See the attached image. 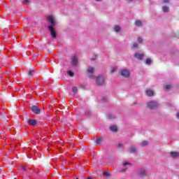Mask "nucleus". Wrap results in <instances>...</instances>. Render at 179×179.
I'll return each mask as SVG.
<instances>
[{"mask_svg":"<svg viewBox=\"0 0 179 179\" xmlns=\"http://www.w3.org/2000/svg\"><path fill=\"white\" fill-rule=\"evenodd\" d=\"M48 20L49 23H50V24L48 27V29L50 31V34L52 38H56L57 31H55V29H54V27L55 26V24H57V22L55 21L52 15L48 16Z\"/></svg>","mask_w":179,"mask_h":179,"instance_id":"f257e3e1","label":"nucleus"},{"mask_svg":"<svg viewBox=\"0 0 179 179\" xmlns=\"http://www.w3.org/2000/svg\"><path fill=\"white\" fill-rule=\"evenodd\" d=\"M31 110L34 114H36V115H38V114L41 113V108H40V106H33L31 107Z\"/></svg>","mask_w":179,"mask_h":179,"instance_id":"f03ea898","label":"nucleus"},{"mask_svg":"<svg viewBox=\"0 0 179 179\" xmlns=\"http://www.w3.org/2000/svg\"><path fill=\"white\" fill-rule=\"evenodd\" d=\"M147 106H148V108L153 110V109L156 108L159 106V104L156 102L151 101V102L147 103Z\"/></svg>","mask_w":179,"mask_h":179,"instance_id":"7ed1b4c3","label":"nucleus"},{"mask_svg":"<svg viewBox=\"0 0 179 179\" xmlns=\"http://www.w3.org/2000/svg\"><path fill=\"white\" fill-rule=\"evenodd\" d=\"M120 75L124 76V78H129L131 73L129 71L124 69L120 71Z\"/></svg>","mask_w":179,"mask_h":179,"instance_id":"20e7f679","label":"nucleus"},{"mask_svg":"<svg viewBox=\"0 0 179 179\" xmlns=\"http://www.w3.org/2000/svg\"><path fill=\"white\" fill-rule=\"evenodd\" d=\"M96 83L98 86H101L104 83V77L99 76L96 78Z\"/></svg>","mask_w":179,"mask_h":179,"instance_id":"39448f33","label":"nucleus"},{"mask_svg":"<svg viewBox=\"0 0 179 179\" xmlns=\"http://www.w3.org/2000/svg\"><path fill=\"white\" fill-rule=\"evenodd\" d=\"M71 62H72L73 66H76L78 62V57H76V56L73 57L71 59Z\"/></svg>","mask_w":179,"mask_h":179,"instance_id":"423d86ee","label":"nucleus"},{"mask_svg":"<svg viewBox=\"0 0 179 179\" xmlns=\"http://www.w3.org/2000/svg\"><path fill=\"white\" fill-rule=\"evenodd\" d=\"M28 124H29L30 125H32L33 127H36V125H37V120L34 119H29L28 120Z\"/></svg>","mask_w":179,"mask_h":179,"instance_id":"0eeeda50","label":"nucleus"},{"mask_svg":"<svg viewBox=\"0 0 179 179\" xmlns=\"http://www.w3.org/2000/svg\"><path fill=\"white\" fill-rule=\"evenodd\" d=\"M134 57H135V58H137L138 59H143V57H145V55H143L142 53L136 52L134 54Z\"/></svg>","mask_w":179,"mask_h":179,"instance_id":"6e6552de","label":"nucleus"},{"mask_svg":"<svg viewBox=\"0 0 179 179\" xmlns=\"http://www.w3.org/2000/svg\"><path fill=\"white\" fill-rule=\"evenodd\" d=\"M28 75L29 78H31L34 75V67H31L30 69H28Z\"/></svg>","mask_w":179,"mask_h":179,"instance_id":"1a4fd4ad","label":"nucleus"},{"mask_svg":"<svg viewBox=\"0 0 179 179\" xmlns=\"http://www.w3.org/2000/svg\"><path fill=\"white\" fill-rule=\"evenodd\" d=\"M145 93H146L147 96H148L149 97H152V96H153V94H154L153 90H152L150 89H147L145 91Z\"/></svg>","mask_w":179,"mask_h":179,"instance_id":"9d476101","label":"nucleus"},{"mask_svg":"<svg viewBox=\"0 0 179 179\" xmlns=\"http://www.w3.org/2000/svg\"><path fill=\"white\" fill-rule=\"evenodd\" d=\"M171 156L173 159H176V157H179V152H171Z\"/></svg>","mask_w":179,"mask_h":179,"instance_id":"9b49d317","label":"nucleus"},{"mask_svg":"<svg viewBox=\"0 0 179 179\" xmlns=\"http://www.w3.org/2000/svg\"><path fill=\"white\" fill-rule=\"evenodd\" d=\"M147 171L145 169H141L139 172V176L141 177H145L146 176Z\"/></svg>","mask_w":179,"mask_h":179,"instance_id":"f8f14e48","label":"nucleus"},{"mask_svg":"<svg viewBox=\"0 0 179 179\" xmlns=\"http://www.w3.org/2000/svg\"><path fill=\"white\" fill-rule=\"evenodd\" d=\"M110 131H111L112 132H117V131H118V128L117 127V126H111L110 127Z\"/></svg>","mask_w":179,"mask_h":179,"instance_id":"ddd939ff","label":"nucleus"},{"mask_svg":"<svg viewBox=\"0 0 179 179\" xmlns=\"http://www.w3.org/2000/svg\"><path fill=\"white\" fill-rule=\"evenodd\" d=\"M101 142H103V138L97 137L96 139V145H100V143H101Z\"/></svg>","mask_w":179,"mask_h":179,"instance_id":"4468645a","label":"nucleus"},{"mask_svg":"<svg viewBox=\"0 0 179 179\" xmlns=\"http://www.w3.org/2000/svg\"><path fill=\"white\" fill-rule=\"evenodd\" d=\"M87 72L90 75H92V73H93V72H94V68L92 67V66H89L88 67V70Z\"/></svg>","mask_w":179,"mask_h":179,"instance_id":"2eb2a0df","label":"nucleus"},{"mask_svg":"<svg viewBox=\"0 0 179 179\" xmlns=\"http://www.w3.org/2000/svg\"><path fill=\"white\" fill-rule=\"evenodd\" d=\"M136 26H138V27H142V21L137 20L135 22Z\"/></svg>","mask_w":179,"mask_h":179,"instance_id":"dca6fc26","label":"nucleus"},{"mask_svg":"<svg viewBox=\"0 0 179 179\" xmlns=\"http://www.w3.org/2000/svg\"><path fill=\"white\" fill-rule=\"evenodd\" d=\"M129 151L131 152V153H136V148L135 147H131L129 148Z\"/></svg>","mask_w":179,"mask_h":179,"instance_id":"f3484780","label":"nucleus"},{"mask_svg":"<svg viewBox=\"0 0 179 179\" xmlns=\"http://www.w3.org/2000/svg\"><path fill=\"white\" fill-rule=\"evenodd\" d=\"M114 30L116 31V33H118V31L121 30V27H120V26H115Z\"/></svg>","mask_w":179,"mask_h":179,"instance_id":"a211bd4d","label":"nucleus"},{"mask_svg":"<svg viewBox=\"0 0 179 179\" xmlns=\"http://www.w3.org/2000/svg\"><path fill=\"white\" fill-rule=\"evenodd\" d=\"M145 64H146L147 65H150V64H152V59H150V58L146 59V60H145Z\"/></svg>","mask_w":179,"mask_h":179,"instance_id":"6ab92c4d","label":"nucleus"},{"mask_svg":"<svg viewBox=\"0 0 179 179\" xmlns=\"http://www.w3.org/2000/svg\"><path fill=\"white\" fill-rule=\"evenodd\" d=\"M67 75H69V76H71V78H73V76H75V74L73 73V72L69 71L67 72Z\"/></svg>","mask_w":179,"mask_h":179,"instance_id":"aec40b11","label":"nucleus"},{"mask_svg":"<svg viewBox=\"0 0 179 179\" xmlns=\"http://www.w3.org/2000/svg\"><path fill=\"white\" fill-rule=\"evenodd\" d=\"M72 92H73V93H75L76 94V93H78V90L76 87H73Z\"/></svg>","mask_w":179,"mask_h":179,"instance_id":"412c9836","label":"nucleus"},{"mask_svg":"<svg viewBox=\"0 0 179 179\" xmlns=\"http://www.w3.org/2000/svg\"><path fill=\"white\" fill-rule=\"evenodd\" d=\"M162 10H164V12H169V7L164 6L162 7Z\"/></svg>","mask_w":179,"mask_h":179,"instance_id":"4be33fe9","label":"nucleus"},{"mask_svg":"<svg viewBox=\"0 0 179 179\" xmlns=\"http://www.w3.org/2000/svg\"><path fill=\"white\" fill-rule=\"evenodd\" d=\"M148 144V141H143L141 143V146H147Z\"/></svg>","mask_w":179,"mask_h":179,"instance_id":"5701e85b","label":"nucleus"},{"mask_svg":"<svg viewBox=\"0 0 179 179\" xmlns=\"http://www.w3.org/2000/svg\"><path fill=\"white\" fill-rule=\"evenodd\" d=\"M115 69H117V68L115 67H113L110 69V73H113V72H115Z\"/></svg>","mask_w":179,"mask_h":179,"instance_id":"b1692460","label":"nucleus"},{"mask_svg":"<svg viewBox=\"0 0 179 179\" xmlns=\"http://www.w3.org/2000/svg\"><path fill=\"white\" fill-rule=\"evenodd\" d=\"M138 43H142L143 39L141 37H138L137 39Z\"/></svg>","mask_w":179,"mask_h":179,"instance_id":"393cba45","label":"nucleus"},{"mask_svg":"<svg viewBox=\"0 0 179 179\" xmlns=\"http://www.w3.org/2000/svg\"><path fill=\"white\" fill-rule=\"evenodd\" d=\"M171 88V85H168L165 86V89L166 90H170V89Z\"/></svg>","mask_w":179,"mask_h":179,"instance_id":"a878e982","label":"nucleus"},{"mask_svg":"<svg viewBox=\"0 0 179 179\" xmlns=\"http://www.w3.org/2000/svg\"><path fill=\"white\" fill-rule=\"evenodd\" d=\"M122 164V166H124L131 165V164H130L129 162H123Z\"/></svg>","mask_w":179,"mask_h":179,"instance_id":"bb28decb","label":"nucleus"},{"mask_svg":"<svg viewBox=\"0 0 179 179\" xmlns=\"http://www.w3.org/2000/svg\"><path fill=\"white\" fill-rule=\"evenodd\" d=\"M132 48H139V47L138 46L137 43H133Z\"/></svg>","mask_w":179,"mask_h":179,"instance_id":"cd10ccee","label":"nucleus"},{"mask_svg":"<svg viewBox=\"0 0 179 179\" xmlns=\"http://www.w3.org/2000/svg\"><path fill=\"white\" fill-rule=\"evenodd\" d=\"M21 170H23L24 171H26L27 170V168L24 166H21Z\"/></svg>","mask_w":179,"mask_h":179,"instance_id":"c85d7f7f","label":"nucleus"},{"mask_svg":"<svg viewBox=\"0 0 179 179\" xmlns=\"http://www.w3.org/2000/svg\"><path fill=\"white\" fill-rule=\"evenodd\" d=\"M170 1V0H163V2L164 3H169Z\"/></svg>","mask_w":179,"mask_h":179,"instance_id":"c756f323","label":"nucleus"},{"mask_svg":"<svg viewBox=\"0 0 179 179\" xmlns=\"http://www.w3.org/2000/svg\"><path fill=\"white\" fill-rule=\"evenodd\" d=\"M103 176H108V171L103 172Z\"/></svg>","mask_w":179,"mask_h":179,"instance_id":"7c9ffc66","label":"nucleus"},{"mask_svg":"<svg viewBox=\"0 0 179 179\" xmlns=\"http://www.w3.org/2000/svg\"><path fill=\"white\" fill-rule=\"evenodd\" d=\"M118 148H122V143H120L118 145H117Z\"/></svg>","mask_w":179,"mask_h":179,"instance_id":"2f4dec72","label":"nucleus"},{"mask_svg":"<svg viewBox=\"0 0 179 179\" xmlns=\"http://www.w3.org/2000/svg\"><path fill=\"white\" fill-rule=\"evenodd\" d=\"M24 3H26L27 4H29V0H23Z\"/></svg>","mask_w":179,"mask_h":179,"instance_id":"473e14b6","label":"nucleus"},{"mask_svg":"<svg viewBox=\"0 0 179 179\" xmlns=\"http://www.w3.org/2000/svg\"><path fill=\"white\" fill-rule=\"evenodd\" d=\"M176 117H177V118L179 119V113H176Z\"/></svg>","mask_w":179,"mask_h":179,"instance_id":"72a5a7b5","label":"nucleus"},{"mask_svg":"<svg viewBox=\"0 0 179 179\" xmlns=\"http://www.w3.org/2000/svg\"><path fill=\"white\" fill-rule=\"evenodd\" d=\"M103 101H106V98H102Z\"/></svg>","mask_w":179,"mask_h":179,"instance_id":"f704fd0d","label":"nucleus"},{"mask_svg":"<svg viewBox=\"0 0 179 179\" xmlns=\"http://www.w3.org/2000/svg\"><path fill=\"white\" fill-rule=\"evenodd\" d=\"M126 1H127L129 2H132V1H134V0H126Z\"/></svg>","mask_w":179,"mask_h":179,"instance_id":"c9c22d12","label":"nucleus"},{"mask_svg":"<svg viewBox=\"0 0 179 179\" xmlns=\"http://www.w3.org/2000/svg\"><path fill=\"white\" fill-rule=\"evenodd\" d=\"M87 179H93L92 177H88Z\"/></svg>","mask_w":179,"mask_h":179,"instance_id":"e433bc0d","label":"nucleus"},{"mask_svg":"<svg viewBox=\"0 0 179 179\" xmlns=\"http://www.w3.org/2000/svg\"><path fill=\"white\" fill-rule=\"evenodd\" d=\"M123 171H127V169L123 170Z\"/></svg>","mask_w":179,"mask_h":179,"instance_id":"4c0bfd02","label":"nucleus"},{"mask_svg":"<svg viewBox=\"0 0 179 179\" xmlns=\"http://www.w3.org/2000/svg\"><path fill=\"white\" fill-rule=\"evenodd\" d=\"M96 2H99V1H100V0H96Z\"/></svg>","mask_w":179,"mask_h":179,"instance_id":"58836bf2","label":"nucleus"},{"mask_svg":"<svg viewBox=\"0 0 179 179\" xmlns=\"http://www.w3.org/2000/svg\"><path fill=\"white\" fill-rule=\"evenodd\" d=\"M110 117V115H108V118H111V117Z\"/></svg>","mask_w":179,"mask_h":179,"instance_id":"ea45409f","label":"nucleus"},{"mask_svg":"<svg viewBox=\"0 0 179 179\" xmlns=\"http://www.w3.org/2000/svg\"><path fill=\"white\" fill-rule=\"evenodd\" d=\"M95 58H97V56H96V55H95Z\"/></svg>","mask_w":179,"mask_h":179,"instance_id":"a19ab883","label":"nucleus"},{"mask_svg":"<svg viewBox=\"0 0 179 179\" xmlns=\"http://www.w3.org/2000/svg\"><path fill=\"white\" fill-rule=\"evenodd\" d=\"M90 78H92V76H91V75H90Z\"/></svg>","mask_w":179,"mask_h":179,"instance_id":"79ce46f5","label":"nucleus"},{"mask_svg":"<svg viewBox=\"0 0 179 179\" xmlns=\"http://www.w3.org/2000/svg\"><path fill=\"white\" fill-rule=\"evenodd\" d=\"M75 179H79V178H75Z\"/></svg>","mask_w":179,"mask_h":179,"instance_id":"37998d69","label":"nucleus"},{"mask_svg":"<svg viewBox=\"0 0 179 179\" xmlns=\"http://www.w3.org/2000/svg\"><path fill=\"white\" fill-rule=\"evenodd\" d=\"M92 59L93 60V59H94L92 58Z\"/></svg>","mask_w":179,"mask_h":179,"instance_id":"c03bdc74","label":"nucleus"}]
</instances>
